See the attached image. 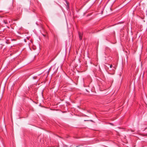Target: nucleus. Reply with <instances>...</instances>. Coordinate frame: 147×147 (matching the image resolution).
<instances>
[{
  "label": "nucleus",
  "instance_id": "15",
  "mask_svg": "<svg viewBox=\"0 0 147 147\" xmlns=\"http://www.w3.org/2000/svg\"><path fill=\"white\" fill-rule=\"evenodd\" d=\"M24 40H25V42H26V41H25V39H24Z\"/></svg>",
  "mask_w": 147,
  "mask_h": 147
},
{
  "label": "nucleus",
  "instance_id": "3",
  "mask_svg": "<svg viewBox=\"0 0 147 147\" xmlns=\"http://www.w3.org/2000/svg\"><path fill=\"white\" fill-rule=\"evenodd\" d=\"M6 42L7 44H9L10 43V42L9 41V40H7Z\"/></svg>",
  "mask_w": 147,
  "mask_h": 147
},
{
  "label": "nucleus",
  "instance_id": "8",
  "mask_svg": "<svg viewBox=\"0 0 147 147\" xmlns=\"http://www.w3.org/2000/svg\"><path fill=\"white\" fill-rule=\"evenodd\" d=\"M110 67H111V68L112 67V65H110Z\"/></svg>",
  "mask_w": 147,
  "mask_h": 147
},
{
  "label": "nucleus",
  "instance_id": "12",
  "mask_svg": "<svg viewBox=\"0 0 147 147\" xmlns=\"http://www.w3.org/2000/svg\"><path fill=\"white\" fill-rule=\"evenodd\" d=\"M17 20H14V21H17Z\"/></svg>",
  "mask_w": 147,
  "mask_h": 147
},
{
  "label": "nucleus",
  "instance_id": "10",
  "mask_svg": "<svg viewBox=\"0 0 147 147\" xmlns=\"http://www.w3.org/2000/svg\"><path fill=\"white\" fill-rule=\"evenodd\" d=\"M28 39V40H29V38H30V37H26Z\"/></svg>",
  "mask_w": 147,
  "mask_h": 147
},
{
  "label": "nucleus",
  "instance_id": "5",
  "mask_svg": "<svg viewBox=\"0 0 147 147\" xmlns=\"http://www.w3.org/2000/svg\"><path fill=\"white\" fill-rule=\"evenodd\" d=\"M7 20H8V23H10L11 22V20H9V19H7Z\"/></svg>",
  "mask_w": 147,
  "mask_h": 147
},
{
  "label": "nucleus",
  "instance_id": "4",
  "mask_svg": "<svg viewBox=\"0 0 147 147\" xmlns=\"http://www.w3.org/2000/svg\"><path fill=\"white\" fill-rule=\"evenodd\" d=\"M37 78V76H34L33 77V78L34 79H36Z\"/></svg>",
  "mask_w": 147,
  "mask_h": 147
},
{
  "label": "nucleus",
  "instance_id": "7",
  "mask_svg": "<svg viewBox=\"0 0 147 147\" xmlns=\"http://www.w3.org/2000/svg\"><path fill=\"white\" fill-rule=\"evenodd\" d=\"M82 37H79V38H80V40H82Z\"/></svg>",
  "mask_w": 147,
  "mask_h": 147
},
{
  "label": "nucleus",
  "instance_id": "2",
  "mask_svg": "<svg viewBox=\"0 0 147 147\" xmlns=\"http://www.w3.org/2000/svg\"><path fill=\"white\" fill-rule=\"evenodd\" d=\"M79 37H82V34L80 32H78Z\"/></svg>",
  "mask_w": 147,
  "mask_h": 147
},
{
  "label": "nucleus",
  "instance_id": "14",
  "mask_svg": "<svg viewBox=\"0 0 147 147\" xmlns=\"http://www.w3.org/2000/svg\"><path fill=\"white\" fill-rule=\"evenodd\" d=\"M76 146V147H78V146Z\"/></svg>",
  "mask_w": 147,
  "mask_h": 147
},
{
  "label": "nucleus",
  "instance_id": "9",
  "mask_svg": "<svg viewBox=\"0 0 147 147\" xmlns=\"http://www.w3.org/2000/svg\"><path fill=\"white\" fill-rule=\"evenodd\" d=\"M51 68H50L49 70V71H48V72H49V71H50L51 70Z\"/></svg>",
  "mask_w": 147,
  "mask_h": 147
},
{
  "label": "nucleus",
  "instance_id": "1",
  "mask_svg": "<svg viewBox=\"0 0 147 147\" xmlns=\"http://www.w3.org/2000/svg\"><path fill=\"white\" fill-rule=\"evenodd\" d=\"M3 22L5 24H8V20L6 19L5 20H4Z\"/></svg>",
  "mask_w": 147,
  "mask_h": 147
},
{
  "label": "nucleus",
  "instance_id": "11",
  "mask_svg": "<svg viewBox=\"0 0 147 147\" xmlns=\"http://www.w3.org/2000/svg\"><path fill=\"white\" fill-rule=\"evenodd\" d=\"M131 131L132 132H134V130H131Z\"/></svg>",
  "mask_w": 147,
  "mask_h": 147
},
{
  "label": "nucleus",
  "instance_id": "13",
  "mask_svg": "<svg viewBox=\"0 0 147 147\" xmlns=\"http://www.w3.org/2000/svg\"><path fill=\"white\" fill-rule=\"evenodd\" d=\"M66 3H67V4L68 5V3L67 2H66Z\"/></svg>",
  "mask_w": 147,
  "mask_h": 147
},
{
  "label": "nucleus",
  "instance_id": "6",
  "mask_svg": "<svg viewBox=\"0 0 147 147\" xmlns=\"http://www.w3.org/2000/svg\"><path fill=\"white\" fill-rule=\"evenodd\" d=\"M11 41H13V40L16 41V40L15 39H11Z\"/></svg>",
  "mask_w": 147,
  "mask_h": 147
}]
</instances>
